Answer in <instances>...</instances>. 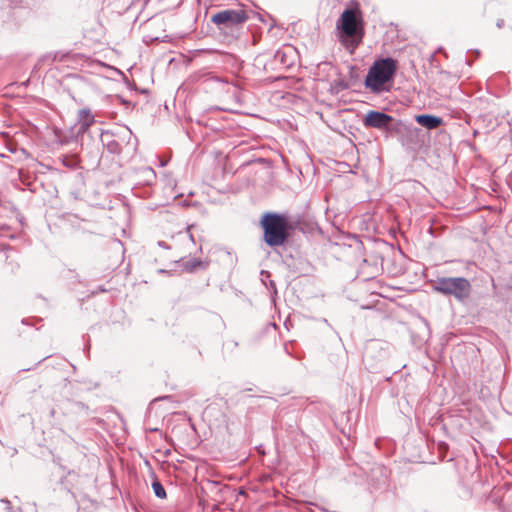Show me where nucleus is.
<instances>
[{
  "label": "nucleus",
  "mask_w": 512,
  "mask_h": 512,
  "mask_svg": "<svg viewBox=\"0 0 512 512\" xmlns=\"http://www.w3.org/2000/svg\"><path fill=\"white\" fill-rule=\"evenodd\" d=\"M416 121L427 129H435L442 124V119L433 115H418Z\"/></svg>",
  "instance_id": "6e6552de"
},
{
  "label": "nucleus",
  "mask_w": 512,
  "mask_h": 512,
  "mask_svg": "<svg viewBox=\"0 0 512 512\" xmlns=\"http://www.w3.org/2000/svg\"><path fill=\"white\" fill-rule=\"evenodd\" d=\"M145 172H146L147 174H150L151 176L155 177V172H154V170H153L152 168H147V169L145 170Z\"/></svg>",
  "instance_id": "9b49d317"
},
{
  "label": "nucleus",
  "mask_w": 512,
  "mask_h": 512,
  "mask_svg": "<svg viewBox=\"0 0 512 512\" xmlns=\"http://www.w3.org/2000/svg\"><path fill=\"white\" fill-rule=\"evenodd\" d=\"M397 67V61L393 58L376 60L365 77V86L374 93L387 90L386 84L393 80Z\"/></svg>",
  "instance_id": "f257e3e1"
},
{
  "label": "nucleus",
  "mask_w": 512,
  "mask_h": 512,
  "mask_svg": "<svg viewBox=\"0 0 512 512\" xmlns=\"http://www.w3.org/2000/svg\"><path fill=\"white\" fill-rule=\"evenodd\" d=\"M433 290L443 295H452L457 300H465L471 290L469 281L464 277H441L433 284Z\"/></svg>",
  "instance_id": "7ed1b4c3"
},
{
  "label": "nucleus",
  "mask_w": 512,
  "mask_h": 512,
  "mask_svg": "<svg viewBox=\"0 0 512 512\" xmlns=\"http://www.w3.org/2000/svg\"><path fill=\"white\" fill-rule=\"evenodd\" d=\"M392 121V117L378 111H369L364 118V125L366 127H373L377 129L386 128Z\"/></svg>",
  "instance_id": "423d86ee"
},
{
  "label": "nucleus",
  "mask_w": 512,
  "mask_h": 512,
  "mask_svg": "<svg viewBox=\"0 0 512 512\" xmlns=\"http://www.w3.org/2000/svg\"><path fill=\"white\" fill-rule=\"evenodd\" d=\"M211 20L216 25L232 26L244 23L247 16L243 10H223L214 14Z\"/></svg>",
  "instance_id": "39448f33"
},
{
  "label": "nucleus",
  "mask_w": 512,
  "mask_h": 512,
  "mask_svg": "<svg viewBox=\"0 0 512 512\" xmlns=\"http://www.w3.org/2000/svg\"><path fill=\"white\" fill-rule=\"evenodd\" d=\"M361 15L356 9H346L337 21V29L348 38L362 37Z\"/></svg>",
  "instance_id": "20e7f679"
},
{
  "label": "nucleus",
  "mask_w": 512,
  "mask_h": 512,
  "mask_svg": "<svg viewBox=\"0 0 512 512\" xmlns=\"http://www.w3.org/2000/svg\"><path fill=\"white\" fill-rule=\"evenodd\" d=\"M264 230V241L271 247L284 244L287 239L288 222L286 217L267 213L261 220Z\"/></svg>",
  "instance_id": "f03ea898"
},
{
  "label": "nucleus",
  "mask_w": 512,
  "mask_h": 512,
  "mask_svg": "<svg viewBox=\"0 0 512 512\" xmlns=\"http://www.w3.org/2000/svg\"><path fill=\"white\" fill-rule=\"evenodd\" d=\"M94 115L90 109L84 108L78 112L79 132H86L94 123Z\"/></svg>",
  "instance_id": "0eeeda50"
},
{
  "label": "nucleus",
  "mask_w": 512,
  "mask_h": 512,
  "mask_svg": "<svg viewBox=\"0 0 512 512\" xmlns=\"http://www.w3.org/2000/svg\"><path fill=\"white\" fill-rule=\"evenodd\" d=\"M200 265H201V262H193V263L189 266V268H190L191 270H194V269H196V267H197V266H200Z\"/></svg>",
  "instance_id": "9d476101"
},
{
  "label": "nucleus",
  "mask_w": 512,
  "mask_h": 512,
  "mask_svg": "<svg viewBox=\"0 0 512 512\" xmlns=\"http://www.w3.org/2000/svg\"><path fill=\"white\" fill-rule=\"evenodd\" d=\"M152 488L154 490V493L157 497L159 498H165L166 497V492H165V489L164 487L162 486V484L160 482H153L152 484Z\"/></svg>",
  "instance_id": "1a4fd4ad"
}]
</instances>
